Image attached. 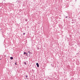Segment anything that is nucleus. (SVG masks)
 Returning <instances> with one entry per match:
<instances>
[{
	"label": "nucleus",
	"mask_w": 80,
	"mask_h": 80,
	"mask_svg": "<svg viewBox=\"0 0 80 80\" xmlns=\"http://www.w3.org/2000/svg\"><path fill=\"white\" fill-rule=\"evenodd\" d=\"M26 78H27L28 77V76L27 75L26 77Z\"/></svg>",
	"instance_id": "4"
},
{
	"label": "nucleus",
	"mask_w": 80,
	"mask_h": 80,
	"mask_svg": "<svg viewBox=\"0 0 80 80\" xmlns=\"http://www.w3.org/2000/svg\"><path fill=\"white\" fill-rule=\"evenodd\" d=\"M24 54H26V52H24Z\"/></svg>",
	"instance_id": "5"
},
{
	"label": "nucleus",
	"mask_w": 80,
	"mask_h": 80,
	"mask_svg": "<svg viewBox=\"0 0 80 80\" xmlns=\"http://www.w3.org/2000/svg\"><path fill=\"white\" fill-rule=\"evenodd\" d=\"M24 64H25V65H27V63H26V62H24Z\"/></svg>",
	"instance_id": "3"
},
{
	"label": "nucleus",
	"mask_w": 80,
	"mask_h": 80,
	"mask_svg": "<svg viewBox=\"0 0 80 80\" xmlns=\"http://www.w3.org/2000/svg\"><path fill=\"white\" fill-rule=\"evenodd\" d=\"M25 33H23V35H25Z\"/></svg>",
	"instance_id": "6"
},
{
	"label": "nucleus",
	"mask_w": 80,
	"mask_h": 80,
	"mask_svg": "<svg viewBox=\"0 0 80 80\" xmlns=\"http://www.w3.org/2000/svg\"><path fill=\"white\" fill-rule=\"evenodd\" d=\"M15 65H17V63H15Z\"/></svg>",
	"instance_id": "8"
},
{
	"label": "nucleus",
	"mask_w": 80,
	"mask_h": 80,
	"mask_svg": "<svg viewBox=\"0 0 80 80\" xmlns=\"http://www.w3.org/2000/svg\"><path fill=\"white\" fill-rule=\"evenodd\" d=\"M28 54L27 53V55H28Z\"/></svg>",
	"instance_id": "9"
},
{
	"label": "nucleus",
	"mask_w": 80,
	"mask_h": 80,
	"mask_svg": "<svg viewBox=\"0 0 80 80\" xmlns=\"http://www.w3.org/2000/svg\"><path fill=\"white\" fill-rule=\"evenodd\" d=\"M36 65H37L38 67H39V64H38V63H36Z\"/></svg>",
	"instance_id": "1"
},
{
	"label": "nucleus",
	"mask_w": 80,
	"mask_h": 80,
	"mask_svg": "<svg viewBox=\"0 0 80 80\" xmlns=\"http://www.w3.org/2000/svg\"><path fill=\"white\" fill-rule=\"evenodd\" d=\"M10 59H11V60H12V59H13V57H11L10 58Z\"/></svg>",
	"instance_id": "2"
},
{
	"label": "nucleus",
	"mask_w": 80,
	"mask_h": 80,
	"mask_svg": "<svg viewBox=\"0 0 80 80\" xmlns=\"http://www.w3.org/2000/svg\"><path fill=\"white\" fill-rule=\"evenodd\" d=\"M28 53H30V51H29Z\"/></svg>",
	"instance_id": "7"
}]
</instances>
